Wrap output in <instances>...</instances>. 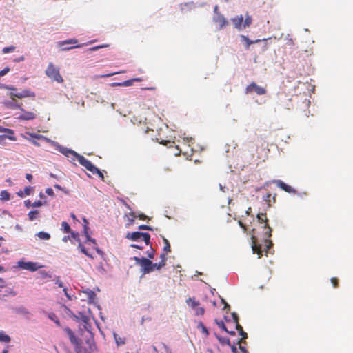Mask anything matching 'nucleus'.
<instances>
[{
  "label": "nucleus",
  "instance_id": "603ef678",
  "mask_svg": "<svg viewBox=\"0 0 353 353\" xmlns=\"http://www.w3.org/2000/svg\"><path fill=\"white\" fill-rule=\"evenodd\" d=\"M87 294L88 295V297L90 300H93L96 296L95 293L92 291V290H89L87 292Z\"/></svg>",
  "mask_w": 353,
  "mask_h": 353
},
{
  "label": "nucleus",
  "instance_id": "774afa93",
  "mask_svg": "<svg viewBox=\"0 0 353 353\" xmlns=\"http://www.w3.org/2000/svg\"><path fill=\"white\" fill-rule=\"evenodd\" d=\"M239 225L241 228L243 229L245 232L246 231V225L244 223H243L241 221H239Z\"/></svg>",
  "mask_w": 353,
  "mask_h": 353
},
{
  "label": "nucleus",
  "instance_id": "f8f14e48",
  "mask_svg": "<svg viewBox=\"0 0 353 353\" xmlns=\"http://www.w3.org/2000/svg\"><path fill=\"white\" fill-rule=\"evenodd\" d=\"M236 329L238 330L239 335L241 336V339L237 341L236 344L245 343V339L248 338V334L243 331V327L239 323H237Z\"/></svg>",
  "mask_w": 353,
  "mask_h": 353
},
{
  "label": "nucleus",
  "instance_id": "4d7b16f0",
  "mask_svg": "<svg viewBox=\"0 0 353 353\" xmlns=\"http://www.w3.org/2000/svg\"><path fill=\"white\" fill-rule=\"evenodd\" d=\"M70 234H71V237L72 239L79 240V234L77 232L71 231Z\"/></svg>",
  "mask_w": 353,
  "mask_h": 353
},
{
  "label": "nucleus",
  "instance_id": "0e129e2a",
  "mask_svg": "<svg viewBox=\"0 0 353 353\" xmlns=\"http://www.w3.org/2000/svg\"><path fill=\"white\" fill-rule=\"evenodd\" d=\"M97 174V175H98V176H99L101 180H103V181L104 180V175H103V174L102 173V172H101L100 170H99V172H97V174Z\"/></svg>",
  "mask_w": 353,
  "mask_h": 353
},
{
  "label": "nucleus",
  "instance_id": "49530a36",
  "mask_svg": "<svg viewBox=\"0 0 353 353\" xmlns=\"http://www.w3.org/2000/svg\"><path fill=\"white\" fill-rule=\"evenodd\" d=\"M32 190V187H30V186L26 187L23 190L25 195L26 196L30 195L31 194Z\"/></svg>",
  "mask_w": 353,
  "mask_h": 353
},
{
  "label": "nucleus",
  "instance_id": "423d86ee",
  "mask_svg": "<svg viewBox=\"0 0 353 353\" xmlns=\"http://www.w3.org/2000/svg\"><path fill=\"white\" fill-rule=\"evenodd\" d=\"M134 260L136 261L137 264L141 266L144 274L152 272V261L150 259L145 257L139 258L135 256L134 257Z\"/></svg>",
  "mask_w": 353,
  "mask_h": 353
},
{
  "label": "nucleus",
  "instance_id": "39448f33",
  "mask_svg": "<svg viewBox=\"0 0 353 353\" xmlns=\"http://www.w3.org/2000/svg\"><path fill=\"white\" fill-rule=\"evenodd\" d=\"M17 90L16 91H11L8 94V96L11 99L14 100L16 98L23 99L26 97L34 99L36 97L35 93L30 90H23L20 92H17Z\"/></svg>",
  "mask_w": 353,
  "mask_h": 353
},
{
  "label": "nucleus",
  "instance_id": "69168bd1",
  "mask_svg": "<svg viewBox=\"0 0 353 353\" xmlns=\"http://www.w3.org/2000/svg\"><path fill=\"white\" fill-rule=\"evenodd\" d=\"M139 219H141V220H146L148 219V216L144 214H140L139 216H138Z\"/></svg>",
  "mask_w": 353,
  "mask_h": 353
},
{
  "label": "nucleus",
  "instance_id": "f704fd0d",
  "mask_svg": "<svg viewBox=\"0 0 353 353\" xmlns=\"http://www.w3.org/2000/svg\"><path fill=\"white\" fill-rule=\"evenodd\" d=\"M10 341V338L8 335L4 334L3 332H0V341L8 343Z\"/></svg>",
  "mask_w": 353,
  "mask_h": 353
},
{
  "label": "nucleus",
  "instance_id": "9d476101",
  "mask_svg": "<svg viewBox=\"0 0 353 353\" xmlns=\"http://www.w3.org/2000/svg\"><path fill=\"white\" fill-rule=\"evenodd\" d=\"M3 105L8 108L12 110H20L21 111H23V108L22 107V105L20 103H18L16 101V99L11 101H5L3 102Z\"/></svg>",
  "mask_w": 353,
  "mask_h": 353
},
{
  "label": "nucleus",
  "instance_id": "37998d69",
  "mask_svg": "<svg viewBox=\"0 0 353 353\" xmlns=\"http://www.w3.org/2000/svg\"><path fill=\"white\" fill-rule=\"evenodd\" d=\"M232 316L234 323H235V326H236L237 323H239V316L236 313L233 312V313H232Z\"/></svg>",
  "mask_w": 353,
  "mask_h": 353
},
{
  "label": "nucleus",
  "instance_id": "7c9ffc66",
  "mask_svg": "<svg viewBox=\"0 0 353 353\" xmlns=\"http://www.w3.org/2000/svg\"><path fill=\"white\" fill-rule=\"evenodd\" d=\"M252 17L247 14L246 17L244 20V22L243 23V28H245L246 27H249L252 24Z\"/></svg>",
  "mask_w": 353,
  "mask_h": 353
},
{
  "label": "nucleus",
  "instance_id": "20e7f679",
  "mask_svg": "<svg viewBox=\"0 0 353 353\" xmlns=\"http://www.w3.org/2000/svg\"><path fill=\"white\" fill-rule=\"evenodd\" d=\"M65 332L68 334V338L70 341V343L74 345V350L77 353H81L82 352V347H81V340L78 339L72 330L69 327H65L64 328Z\"/></svg>",
  "mask_w": 353,
  "mask_h": 353
},
{
  "label": "nucleus",
  "instance_id": "f257e3e1",
  "mask_svg": "<svg viewBox=\"0 0 353 353\" xmlns=\"http://www.w3.org/2000/svg\"><path fill=\"white\" fill-rule=\"evenodd\" d=\"M258 221L261 223H265L263 226L265 230L264 232V249L262 248V245L257 243V239L255 236H252V250L253 253H256L258 254V257L261 258L263 255V252H265L266 254L269 252V250L272 247L273 243L270 240V237L272 236V228L270 227L268 223V220L266 216L265 213H260L257 215Z\"/></svg>",
  "mask_w": 353,
  "mask_h": 353
},
{
  "label": "nucleus",
  "instance_id": "c85d7f7f",
  "mask_svg": "<svg viewBox=\"0 0 353 353\" xmlns=\"http://www.w3.org/2000/svg\"><path fill=\"white\" fill-rule=\"evenodd\" d=\"M163 243H164V247H163V252L165 253H169L171 252L170 245L168 241V240L165 238H163Z\"/></svg>",
  "mask_w": 353,
  "mask_h": 353
},
{
  "label": "nucleus",
  "instance_id": "6ab92c4d",
  "mask_svg": "<svg viewBox=\"0 0 353 353\" xmlns=\"http://www.w3.org/2000/svg\"><path fill=\"white\" fill-rule=\"evenodd\" d=\"M276 194L272 196L270 193H268L266 195L263 196L264 201L267 203L268 207H271L272 203H274L276 202Z\"/></svg>",
  "mask_w": 353,
  "mask_h": 353
},
{
  "label": "nucleus",
  "instance_id": "c03bdc74",
  "mask_svg": "<svg viewBox=\"0 0 353 353\" xmlns=\"http://www.w3.org/2000/svg\"><path fill=\"white\" fill-rule=\"evenodd\" d=\"M168 253H165V252H163L162 253L161 255H160V258H161V261L160 263H164V266L166 264V260H167V258H166V254Z\"/></svg>",
  "mask_w": 353,
  "mask_h": 353
},
{
  "label": "nucleus",
  "instance_id": "2eb2a0df",
  "mask_svg": "<svg viewBox=\"0 0 353 353\" xmlns=\"http://www.w3.org/2000/svg\"><path fill=\"white\" fill-rule=\"evenodd\" d=\"M77 43V39H70V40H66V41H61L60 42V46L63 47V50H70V49H72V48H80L82 46V45H77L76 46H74V47H64L63 46L65 45V44H74V43Z\"/></svg>",
  "mask_w": 353,
  "mask_h": 353
},
{
  "label": "nucleus",
  "instance_id": "4c0bfd02",
  "mask_svg": "<svg viewBox=\"0 0 353 353\" xmlns=\"http://www.w3.org/2000/svg\"><path fill=\"white\" fill-rule=\"evenodd\" d=\"M215 322L220 328H221L225 332H228V329L222 321H219L218 320L216 319Z\"/></svg>",
  "mask_w": 353,
  "mask_h": 353
},
{
  "label": "nucleus",
  "instance_id": "ea45409f",
  "mask_svg": "<svg viewBox=\"0 0 353 353\" xmlns=\"http://www.w3.org/2000/svg\"><path fill=\"white\" fill-rule=\"evenodd\" d=\"M15 49V47L14 46H8V47H5L3 48L2 51L3 53L6 54V53H9V52H13Z\"/></svg>",
  "mask_w": 353,
  "mask_h": 353
},
{
  "label": "nucleus",
  "instance_id": "4be33fe9",
  "mask_svg": "<svg viewBox=\"0 0 353 353\" xmlns=\"http://www.w3.org/2000/svg\"><path fill=\"white\" fill-rule=\"evenodd\" d=\"M116 344L117 346L123 345L125 343L126 339L124 337L119 336L117 334H113Z\"/></svg>",
  "mask_w": 353,
  "mask_h": 353
},
{
  "label": "nucleus",
  "instance_id": "79ce46f5",
  "mask_svg": "<svg viewBox=\"0 0 353 353\" xmlns=\"http://www.w3.org/2000/svg\"><path fill=\"white\" fill-rule=\"evenodd\" d=\"M0 132L14 134V130L10 128H6L2 126H0Z\"/></svg>",
  "mask_w": 353,
  "mask_h": 353
},
{
  "label": "nucleus",
  "instance_id": "338daca9",
  "mask_svg": "<svg viewBox=\"0 0 353 353\" xmlns=\"http://www.w3.org/2000/svg\"><path fill=\"white\" fill-rule=\"evenodd\" d=\"M157 141L159 142V143L163 144L164 145H166L168 143H170L169 141H164V140H159V139H157Z\"/></svg>",
  "mask_w": 353,
  "mask_h": 353
},
{
  "label": "nucleus",
  "instance_id": "f03ea898",
  "mask_svg": "<svg viewBox=\"0 0 353 353\" xmlns=\"http://www.w3.org/2000/svg\"><path fill=\"white\" fill-rule=\"evenodd\" d=\"M126 238L133 241H139L143 240L145 245L150 244V235L147 232H129L126 234Z\"/></svg>",
  "mask_w": 353,
  "mask_h": 353
},
{
  "label": "nucleus",
  "instance_id": "680f3d73",
  "mask_svg": "<svg viewBox=\"0 0 353 353\" xmlns=\"http://www.w3.org/2000/svg\"><path fill=\"white\" fill-rule=\"evenodd\" d=\"M236 345H237L236 343H234L232 345L230 346L231 347V350H232V353H238L237 352V347H236Z\"/></svg>",
  "mask_w": 353,
  "mask_h": 353
},
{
  "label": "nucleus",
  "instance_id": "de8ad7c7",
  "mask_svg": "<svg viewBox=\"0 0 353 353\" xmlns=\"http://www.w3.org/2000/svg\"><path fill=\"white\" fill-rule=\"evenodd\" d=\"M99 168H97L95 165H92V166L88 169V170H89L90 172H92L93 174H96L97 172H99Z\"/></svg>",
  "mask_w": 353,
  "mask_h": 353
},
{
  "label": "nucleus",
  "instance_id": "b1692460",
  "mask_svg": "<svg viewBox=\"0 0 353 353\" xmlns=\"http://www.w3.org/2000/svg\"><path fill=\"white\" fill-rule=\"evenodd\" d=\"M39 211L37 210L30 211L28 214V219L30 221H32L39 217Z\"/></svg>",
  "mask_w": 353,
  "mask_h": 353
},
{
  "label": "nucleus",
  "instance_id": "4468645a",
  "mask_svg": "<svg viewBox=\"0 0 353 353\" xmlns=\"http://www.w3.org/2000/svg\"><path fill=\"white\" fill-rule=\"evenodd\" d=\"M232 21L236 28L238 30H242L243 28V17L242 15L234 17L232 19Z\"/></svg>",
  "mask_w": 353,
  "mask_h": 353
},
{
  "label": "nucleus",
  "instance_id": "0eeeda50",
  "mask_svg": "<svg viewBox=\"0 0 353 353\" xmlns=\"http://www.w3.org/2000/svg\"><path fill=\"white\" fill-rule=\"evenodd\" d=\"M18 266L23 270H27L31 272L37 271V270L43 267V265H39L37 262H25L22 261L18 262Z\"/></svg>",
  "mask_w": 353,
  "mask_h": 353
},
{
  "label": "nucleus",
  "instance_id": "a19ab883",
  "mask_svg": "<svg viewBox=\"0 0 353 353\" xmlns=\"http://www.w3.org/2000/svg\"><path fill=\"white\" fill-rule=\"evenodd\" d=\"M84 233H85L86 238L88 241H92V243H95V239H91V237L90 236L88 232V228L86 225H84Z\"/></svg>",
  "mask_w": 353,
  "mask_h": 353
},
{
  "label": "nucleus",
  "instance_id": "c9c22d12",
  "mask_svg": "<svg viewBox=\"0 0 353 353\" xmlns=\"http://www.w3.org/2000/svg\"><path fill=\"white\" fill-rule=\"evenodd\" d=\"M163 267H164V263H160L159 262V263H153L152 262V271H154V270H160Z\"/></svg>",
  "mask_w": 353,
  "mask_h": 353
},
{
  "label": "nucleus",
  "instance_id": "a211bd4d",
  "mask_svg": "<svg viewBox=\"0 0 353 353\" xmlns=\"http://www.w3.org/2000/svg\"><path fill=\"white\" fill-rule=\"evenodd\" d=\"M241 39L242 41L245 42V47H246V48H248L250 47V46L252 45V44L259 43L261 41H265L266 40V39H263V40H261V39H256L254 41H252V40H250L249 38H248L246 36H244V35H241Z\"/></svg>",
  "mask_w": 353,
  "mask_h": 353
},
{
  "label": "nucleus",
  "instance_id": "6e6552de",
  "mask_svg": "<svg viewBox=\"0 0 353 353\" xmlns=\"http://www.w3.org/2000/svg\"><path fill=\"white\" fill-rule=\"evenodd\" d=\"M253 92H256L258 95H263L266 93V90L263 87L259 86L256 83L252 82L246 87L245 93L249 94Z\"/></svg>",
  "mask_w": 353,
  "mask_h": 353
},
{
  "label": "nucleus",
  "instance_id": "72a5a7b5",
  "mask_svg": "<svg viewBox=\"0 0 353 353\" xmlns=\"http://www.w3.org/2000/svg\"><path fill=\"white\" fill-rule=\"evenodd\" d=\"M61 227L64 232L69 233L71 232L70 226L67 222L63 221L61 223Z\"/></svg>",
  "mask_w": 353,
  "mask_h": 353
},
{
  "label": "nucleus",
  "instance_id": "f3484780",
  "mask_svg": "<svg viewBox=\"0 0 353 353\" xmlns=\"http://www.w3.org/2000/svg\"><path fill=\"white\" fill-rule=\"evenodd\" d=\"M60 151L62 154H63L65 156L68 157L72 156L73 158H72V159L73 161H74L77 159V155H79V154H77L76 152L68 148H62Z\"/></svg>",
  "mask_w": 353,
  "mask_h": 353
},
{
  "label": "nucleus",
  "instance_id": "e2e57ef3",
  "mask_svg": "<svg viewBox=\"0 0 353 353\" xmlns=\"http://www.w3.org/2000/svg\"><path fill=\"white\" fill-rule=\"evenodd\" d=\"M154 256V250L152 249L151 251L148 253V256L150 259H153Z\"/></svg>",
  "mask_w": 353,
  "mask_h": 353
},
{
  "label": "nucleus",
  "instance_id": "5fc2aeb1",
  "mask_svg": "<svg viewBox=\"0 0 353 353\" xmlns=\"http://www.w3.org/2000/svg\"><path fill=\"white\" fill-rule=\"evenodd\" d=\"M46 193L50 196H54V191L52 188H48L46 190Z\"/></svg>",
  "mask_w": 353,
  "mask_h": 353
},
{
  "label": "nucleus",
  "instance_id": "412c9836",
  "mask_svg": "<svg viewBox=\"0 0 353 353\" xmlns=\"http://www.w3.org/2000/svg\"><path fill=\"white\" fill-rule=\"evenodd\" d=\"M26 134L28 135L32 139L45 140L46 141H49L48 138L39 134L26 132Z\"/></svg>",
  "mask_w": 353,
  "mask_h": 353
},
{
  "label": "nucleus",
  "instance_id": "052dcab7",
  "mask_svg": "<svg viewBox=\"0 0 353 353\" xmlns=\"http://www.w3.org/2000/svg\"><path fill=\"white\" fill-rule=\"evenodd\" d=\"M131 247L134 248H136V249H139V250H143V246L141 245H139V244H132Z\"/></svg>",
  "mask_w": 353,
  "mask_h": 353
},
{
  "label": "nucleus",
  "instance_id": "8fccbe9b",
  "mask_svg": "<svg viewBox=\"0 0 353 353\" xmlns=\"http://www.w3.org/2000/svg\"><path fill=\"white\" fill-rule=\"evenodd\" d=\"M14 134H14L7 133V135H6V138L9 139L10 141H14L17 140V138Z\"/></svg>",
  "mask_w": 353,
  "mask_h": 353
},
{
  "label": "nucleus",
  "instance_id": "473e14b6",
  "mask_svg": "<svg viewBox=\"0 0 353 353\" xmlns=\"http://www.w3.org/2000/svg\"><path fill=\"white\" fill-rule=\"evenodd\" d=\"M193 310H194L196 316H203L205 311L204 307H201L200 305Z\"/></svg>",
  "mask_w": 353,
  "mask_h": 353
},
{
  "label": "nucleus",
  "instance_id": "dca6fc26",
  "mask_svg": "<svg viewBox=\"0 0 353 353\" xmlns=\"http://www.w3.org/2000/svg\"><path fill=\"white\" fill-rule=\"evenodd\" d=\"M214 21L219 25V28H222L228 24L227 20L225 17L221 14H218L214 18Z\"/></svg>",
  "mask_w": 353,
  "mask_h": 353
},
{
  "label": "nucleus",
  "instance_id": "13d9d810",
  "mask_svg": "<svg viewBox=\"0 0 353 353\" xmlns=\"http://www.w3.org/2000/svg\"><path fill=\"white\" fill-rule=\"evenodd\" d=\"M242 343H240V344H238L239 345V348L240 349V350L243 352V353H248V350H246V348L243 346L241 345Z\"/></svg>",
  "mask_w": 353,
  "mask_h": 353
},
{
  "label": "nucleus",
  "instance_id": "7ed1b4c3",
  "mask_svg": "<svg viewBox=\"0 0 353 353\" xmlns=\"http://www.w3.org/2000/svg\"><path fill=\"white\" fill-rule=\"evenodd\" d=\"M46 74L52 81L57 83H63V79L59 73V68H56L53 63H50L46 68Z\"/></svg>",
  "mask_w": 353,
  "mask_h": 353
},
{
  "label": "nucleus",
  "instance_id": "c756f323",
  "mask_svg": "<svg viewBox=\"0 0 353 353\" xmlns=\"http://www.w3.org/2000/svg\"><path fill=\"white\" fill-rule=\"evenodd\" d=\"M37 236L39 239H43V240H48L50 238V234H48V233H47L46 232H43V231H41V232H38L37 233Z\"/></svg>",
  "mask_w": 353,
  "mask_h": 353
},
{
  "label": "nucleus",
  "instance_id": "3c124183",
  "mask_svg": "<svg viewBox=\"0 0 353 353\" xmlns=\"http://www.w3.org/2000/svg\"><path fill=\"white\" fill-rule=\"evenodd\" d=\"M43 205V202L41 201H37L34 203H32L31 206L33 207V208H35V207H40V206H42Z\"/></svg>",
  "mask_w": 353,
  "mask_h": 353
},
{
  "label": "nucleus",
  "instance_id": "58836bf2",
  "mask_svg": "<svg viewBox=\"0 0 353 353\" xmlns=\"http://www.w3.org/2000/svg\"><path fill=\"white\" fill-rule=\"evenodd\" d=\"M198 327L201 328L202 332L204 333L206 336L209 334L207 327L202 323L199 324Z\"/></svg>",
  "mask_w": 353,
  "mask_h": 353
},
{
  "label": "nucleus",
  "instance_id": "a878e982",
  "mask_svg": "<svg viewBox=\"0 0 353 353\" xmlns=\"http://www.w3.org/2000/svg\"><path fill=\"white\" fill-rule=\"evenodd\" d=\"M0 199L4 201L10 199V194L7 190H2L0 193Z\"/></svg>",
  "mask_w": 353,
  "mask_h": 353
},
{
  "label": "nucleus",
  "instance_id": "a18cd8bd",
  "mask_svg": "<svg viewBox=\"0 0 353 353\" xmlns=\"http://www.w3.org/2000/svg\"><path fill=\"white\" fill-rule=\"evenodd\" d=\"M331 283H332L334 288H337L339 286V281L338 279L336 277H332L330 279Z\"/></svg>",
  "mask_w": 353,
  "mask_h": 353
},
{
  "label": "nucleus",
  "instance_id": "bb28decb",
  "mask_svg": "<svg viewBox=\"0 0 353 353\" xmlns=\"http://www.w3.org/2000/svg\"><path fill=\"white\" fill-rule=\"evenodd\" d=\"M48 317L50 320L53 321L56 323V325H57V326H59V327H60V326H61V323H60V321H59V320L58 317L57 316V315H56L54 313H52V312L49 313V314H48Z\"/></svg>",
  "mask_w": 353,
  "mask_h": 353
},
{
  "label": "nucleus",
  "instance_id": "e433bc0d",
  "mask_svg": "<svg viewBox=\"0 0 353 353\" xmlns=\"http://www.w3.org/2000/svg\"><path fill=\"white\" fill-rule=\"evenodd\" d=\"M0 88L9 90L10 91H16L17 90V88H15L14 86L6 85L2 84V83H0Z\"/></svg>",
  "mask_w": 353,
  "mask_h": 353
},
{
  "label": "nucleus",
  "instance_id": "864d4df0",
  "mask_svg": "<svg viewBox=\"0 0 353 353\" xmlns=\"http://www.w3.org/2000/svg\"><path fill=\"white\" fill-rule=\"evenodd\" d=\"M10 71L8 67L5 68L3 70L0 71V77L6 75Z\"/></svg>",
  "mask_w": 353,
  "mask_h": 353
},
{
  "label": "nucleus",
  "instance_id": "aec40b11",
  "mask_svg": "<svg viewBox=\"0 0 353 353\" xmlns=\"http://www.w3.org/2000/svg\"><path fill=\"white\" fill-rule=\"evenodd\" d=\"M186 303L189 306H190L192 309H195L196 307L200 305V303L196 301L194 297H190L188 299L186 300Z\"/></svg>",
  "mask_w": 353,
  "mask_h": 353
},
{
  "label": "nucleus",
  "instance_id": "1a4fd4ad",
  "mask_svg": "<svg viewBox=\"0 0 353 353\" xmlns=\"http://www.w3.org/2000/svg\"><path fill=\"white\" fill-rule=\"evenodd\" d=\"M279 188L284 190L285 192L288 193H292V194H296L297 192L296 190H294L292 187L290 185L285 183L281 180H274L273 181Z\"/></svg>",
  "mask_w": 353,
  "mask_h": 353
},
{
  "label": "nucleus",
  "instance_id": "bf43d9fd",
  "mask_svg": "<svg viewBox=\"0 0 353 353\" xmlns=\"http://www.w3.org/2000/svg\"><path fill=\"white\" fill-rule=\"evenodd\" d=\"M79 247L80 248L81 251L83 254H85L86 256H90V255L88 254V253L86 252L85 248H84V247H83L81 243H79Z\"/></svg>",
  "mask_w": 353,
  "mask_h": 353
},
{
  "label": "nucleus",
  "instance_id": "09e8293b",
  "mask_svg": "<svg viewBox=\"0 0 353 353\" xmlns=\"http://www.w3.org/2000/svg\"><path fill=\"white\" fill-rule=\"evenodd\" d=\"M24 138L26 140H28V141H30V143H32L34 145L40 146V144L35 139H32L26 137H24Z\"/></svg>",
  "mask_w": 353,
  "mask_h": 353
},
{
  "label": "nucleus",
  "instance_id": "cd10ccee",
  "mask_svg": "<svg viewBox=\"0 0 353 353\" xmlns=\"http://www.w3.org/2000/svg\"><path fill=\"white\" fill-rule=\"evenodd\" d=\"M39 278H40L41 279H51L52 276L51 274L46 272V271H40L39 273Z\"/></svg>",
  "mask_w": 353,
  "mask_h": 353
},
{
  "label": "nucleus",
  "instance_id": "6e6d98bb",
  "mask_svg": "<svg viewBox=\"0 0 353 353\" xmlns=\"http://www.w3.org/2000/svg\"><path fill=\"white\" fill-rule=\"evenodd\" d=\"M139 229L140 230H152V228L149 225H141L139 226Z\"/></svg>",
  "mask_w": 353,
  "mask_h": 353
},
{
  "label": "nucleus",
  "instance_id": "5701e85b",
  "mask_svg": "<svg viewBox=\"0 0 353 353\" xmlns=\"http://www.w3.org/2000/svg\"><path fill=\"white\" fill-rule=\"evenodd\" d=\"M216 337L218 339L219 342L222 345H227L228 346H231L230 341L227 337L220 336L216 334Z\"/></svg>",
  "mask_w": 353,
  "mask_h": 353
},
{
  "label": "nucleus",
  "instance_id": "393cba45",
  "mask_svg": "<svg viewBox=\"0 0 353 353\" xmlns=\"http://www.w3.org/2000/svg\"><path fill=\"white\" fill-rule=\"evenodd\" d=\"M81 321L85 323V328L88 331V333L89 334L90 336L91 339H92V332L89 330L88 327H87V325H88V322H89V318L88 316H87L86 315H82L81 316Z\"/></svg>",
  "mask_w": 353,
  "mask_h": 353
},
{
  "label": "nucleus",
  "instance_id": "9b49d317",
  "mask_svg": "<svg viewBox=\"0 0 353 353\" xmlns=\"http://www.w3.org/2000/svg\"><path fill=\"white\" fill-rule=\"evenodd\" d=\"M21 112L22 114H21L17 118L20 121L34 120L37 117V114L34 112L26 111L24 109L23 111Z\"/></svg>",
  "mask_w": 353,
  "mask_h": 353
},
{
  "label": "nucleus",
  "instance_id": "2f4dec72",
  "mask_svg": "<svg viewBox=\"0 0 353 353\" xmlns=\"http://www.w3.org/2000/svg\"><path fill=\"white\" fill-rule=\"evenodd\" d=\"M142 79L141 78H134L132 79H129L123 81L122 85L124 86H130L132 85L133 81H141Z\"/></svg>",
  "mask_w": 353,
  "mask_h": 353
},
{
  "label": "nucleus",
  "instance_id": "ddd939ff",
  "mask_svg": "<svg viewBox=\"0 0 353 353\" xmlns=\"http://www.w3.org/2000/svg\"><path fill=\"white\" fill-rule=\"evenodd\" d=\"M79 161V163L83 167H85L87 170L90 169L92 166V163L91 161L88 160L86 158H85L82 155H77V159Z\"/></svg>",
  "mask_w": 353,
  "mask_h": 353
}]
</instances>
